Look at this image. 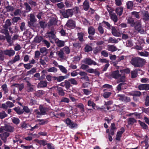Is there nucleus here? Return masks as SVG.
Returning <instances> with one entry per match:
<instances>
[{"label": "nucleus", "mask_w": 149, "mask_h": 149, "mask_svg": "<svg viewBox=\"0 0 149 149\" xmlns=\"http://www.w3.org/2000/svg\"><path fill=\"white\" fill-rule=\"evenodd\" d=\"M130 62L131 63L136 67H142L146 63V60L143 58L139 57H136L132 58Z\"/></svg>", "instance_id": "1"}, {"label": "nucleus", "mask_w": 149, "mask_h": 149, "mask_svg": "<svg viewBox=\"0 0 149 149\" xmlns=\"http://www.w3.org/2000/svg\"><path fill=\"white\" fill-rule=\"evenodd\" d=\"M111 75L113 78L117 79V83L120 82H125L126 81V78L124 75H122L120 73L119 70H117L112 72Z\"/></svg>", "instance_id": "2"}, {"label": "nucleus", "mask_w": 149, "mask_h": 149, "mask_svg": "<svg viewBox=\"0 0 149 149\" xmlns=\"http://www.w3.org/2000/svg\"><path fill=\"white\" fill-rule=\"evenodd\" d=\"M73 14L71 9H68L62 12V15L65 18H68L69 17H71Z\"/></svg>", "instance_id": "3"}, {"label": "nucleus", "mask_w": 149, "mask_h": 149, "mask_svg": "<svg viewBox=\"0 0 149 149\" xmlns=\"http://www.w3.org/2000/svg\"><path fill=\"white\" fill-rule=\"evenodd\" d=\"M134 26L135 29L141 34L144 33V31L141 29V22L139 21H137L135 24Z\"/></svg>", "instance_id": "4"}, {"label": "nucleus", "mask_w": 149, "mask_h": 149, "mask_svg": "<svg viewBox=\"0 0 149 149\" xmlns=\"http://www.w3.org/2000/svg\"><path fill=\"white\" fill-rule=\"evenodd\" d=\"M111 33L115 37H120L122 34V32L119 30H117L115 27L112 26L111 27Z\"/></svg>", "instance_id": "5"}, {"label": "nucleus", "mask_w": 149, "mask_h": 149, "mask_svg": "<svg viewBox=\"0 0 149 149\" xmlns=\"http://www.w3.org/2000/svg\"><path fill=\"white\" fill-rule=\"evenodd\" d=\"M30 21L28 22L29 26L30 27L33 26V24L36 21V19L33 14H30Z\"/></svg>", "instance_id": "6"}, {"label": "nucleus", "mask_w": 149, "mask_h": 149, "mask_svg": "<svg viewBox=\"0 0 149 149\" xmlns=\"http://www.w3.org/2000/svg\"><path fill=\"white\" fill-rule=\"evenodd\" d=\"M65 122L66 124L67 125H68L69 127L70 128H73L77 127V124L72 122L69 118H67Z\"/></svg>", "instance_id": "7"}, {"label": "nucleus", "mask_w": 149, "mask_h": 149, "mask_svg": "<svg viewBox=\"0 0 149 149\" xmlns=\"http://www.w3.org/2000/svg\"><path fill=\"white\" fill-rule=\"evenodd\" d=\"M66 25L69 28H74L75 26V22L72 19H69L67 21Z\"/></svg>", "instance_id": "8"}, {"label": "nucleus", "mask_w": 149, "mask_h": 149, "mask_svg": "<svg viewBox=\"0 0 149 149\" xmlns=\"http://www.w3.org/2000/svg\"><path fill=\"white\" fill-rule=\"evenodd\" d=\"M51 89L52 90L57 89L58 94L61 96H63L65 95V92H64L63 89L61 87H59L57 86H54L51 88Z\"/></svg>", "instance_id": "9"}, {"label": "nucleus", "mask_w": 149, "mask_h": 149, "mask_svg": "<svg viewBox=\"0 0 149 149\" xmlns=\"http://www.w3.org/2000/svg\"><path fill=\"white\" fill-rule=\"evenodd\" d=\"M118 96L119 97V100H120L126 102H128L130 101V99L128 97L125 96L124 95H118Z\"/></svg>", "instance_id": "10"}, {"label": "nucleus", "mask_w": 149, "mask_h": 149, "mask_svg": "<svg viewBox=\"0 0 149 149\" xmlns=\"http://www.w3.org/2000/svg\"><path fill=\"white\" fill-rule=\"evenodd\" d=\"M83 62L88 65H96L97 63L95 61L92 60L90 58H87L84 59L83 60Z\"/></svg>", "instance_id": "11"}, {"label": "nucleus", "mask_w": 149, "mask_h": 149, "mask_svg": "<svg viewBox=\"0 0 149 149\" xmlns=\"http://www.w3.org/2000/svg\"><path fill=\"white\" fill-rule=\"evenodd\" d=\"M143 19L145 21H148L149 20V14L147 11H142L141 12Z\"/></svg>", "instance_id": "12"}, {"label": "nucleus", "mask_w": 149, "mask_h": 149, "mask_svg": "<svg viewBox=\"0 0 149 149\" xmlns=\"http://www.w3.org/2000/svg\"><path fill=\"white\" fill-rule=\"evenodd\" d=\"M149 139L148 136L146 135L145 137V140L141 142V143L142 144L143 148L145 146V147L144 149H148L149 146V144L148 143Z\"/></svg>", "instance_id": "13"}, {"label": "nucleus", "mask_w": 149, "mask_h": 149, "mask_svg": "<svg viewBox=\"0 0 149 149\" xmlns=\"http://www.w3.org/2000/svg\"><path fill=\"white\" fill-rule=\"evenodd\" d=\"M57 56L62 59H65V54L63 52V50L62 49H60V50L56 52Z\"/></svg>", "instance_id": "14"}, {"label": "nucleus", "mask_w": 149, "mask_h": 149, "mask_svg": "<svg viewBox=\"0 0 149 149\" xmlns=\"http://www.w3.org/2000/svg\"><path fill=\"white\" fill-rule=\"evenodd\" d=\"M4 54L9 56H13L15 54V51L13 49H6L4 50Z\"/></svg>", "instance_id": "15"}, {"label": "nucleus", "mask_w": 149, "mask_h": 149, "mask_svg": "<svg viewBox=\"0 0 149 149\" xmlns=\"http://www.w3.org/2000/svg\"><path fill=\"white\" fill-rule=\"evenodd\" d=\"M34 86L32 85L29 82H27V91L28 92H33L34 91Z\"/></svg>", "instance_id": "16"}, {"label": "nucleus", "mask_w": 149, "mask_h": 149, "mask_svg": "<svg viewBox=\"0 0 149 149\" xmlns=\"http://www.w3.org/2000/svg\"><path fill=\"white\" fill-rule=\"evenodd\" d=\"M149 85L148 84H141L138 86L139 90H149Z\"/></svg>", "instance_id": "17"}, {"label": "nucleus", "mask_w": 149, "mask_h": 149, "mask_svg": "<svg viewBox=\"0 0 149 149\" xmlns=\"http://www.w3.org/2000/svg\"><path fill=\"white\" fill-rule=\"evenodd\" d=\"M65 42L64 41L59 40L57 39L55 40V43L56 45L58 47H61L65 45Z\"/></svg>", "instance_id": "18"}, {"label": "nucleus", "mask_w": 149, "mask_h": 149, "mask_svg": "<svg viewBox=\"0 0 149 149\" xmlns=\"http://www.w3.org/2000/svg\"><path fill=\"white\" fill-rule=\"evenodd\" d=\"M47 85V82L46 81H40L38 84L37 87L38 88H41L46 87Z\"/></svg>", "instance_id": "19"}, {"label": "nucleus", "mask_w": 149, "mask_h": 149, "mask_svg": "<svg viewBox=\"0 0 149 149\" xmlns=\"http://www.w3.org/2000/svg\"><path fill=\"white\" fill-rule=\"evenodd\" d=\"M4 127V131H7L10 132H13L14 128L12 126L9 125H6Z\"/></svg>", "instance_id": "20"}, {"label": "nucleus", "mask_w": 149, "mask_h": 149, "mask_svg": "<svg viewBox=\"0 0 149 149\" xmlns=\"http://www.w3.org/2000/svg\"><path fill=\"white\" fill-rule=\"evenodd\" d=\"M20 60V57L19 55H16L13 60H12L8 62L9 65L12 64L16 61H19Z\"/></svg>", "instance_id": "21"}, {"label": "nucleus", "mask_w": 149, "mask_h": 149, "mask_svg": "<svg viewBox=\"0 0 149 149\" xmlns=\"http://www.w3.org/2000/svg\"><path fill=\"white\" fill-rule=\"evenodd\" d=\"M127 23L129 24L131 26H134L135 24L134 19L131 17H129L127 18Z\"/></svg>", "instance_id": "22"}, {"label": "nucleus", "mask_w": 149, "mask_h": 149, "mask_svg": "<svg viewBox=\"0 0 149 149\" xmlns=\"http://www.w3.org/2000/svg\"><path fill=\"white\" fill-rule=\"evenodd\" d=\"M57 20L55 18H52L48 22V25L50 26L53 25H55L56 24Z\"/></svg>", "instance_id": "23"}, {"label": "nucleus", "mask_w": 149, "mask_h": 149, "mask_svg": "<svg viewBox=\"0 0 149 149\" xmlns=\"http://www.w3.org/2000/svg\"><path fill=\"white\" fill-rule=\"evenodd\" d=\"M9 136V133L7 132L3 133L1 134V139L5 143H6V139Z\"/></svg>", "instance_id": "24"}, {"label": "nucleus", "mask_w": 149, "mask_h": 149, "mask_svg": "<svg viewBox=\"0 0 149 149\" xmlns=\"http://www.w3.org/2000/svg\"><path fill=\"white\" fill-rule=\"evenodd\" d=\"M126 84L125 82H122L119 84L116 87L117 90L119 92L121 91L122 88H125L124 86Z\"/></svg>", "instance_id": "25"}, {"label": "nucleus", "mask_w": 149, "mask_h": 149, "mask_svg": "<svg viewBox=\"0 0 149 149\" xmlns=\"http://www.w3.org/2000/svg\"><path fill=\"white\" fill-rule=\"evenodd\" d=\"M123 7L122 6L117 7L116 10V13L119 16H120L123 13Z\"/></svg>", "instance_id": "26"}, {"label": "nucleus", "mask_w": 149, "mask_h": 149, "mask_svg": "<svg viewBox=\"0 0 149 149\" xmlns=\"http://www.w3.org/2000/svg\"><path fill=\"white\" fill-rule=\"evenodd\" d=\"M116 128L115 126V124L114 123H112L111 126V130L110 134L113 135L114 134V132L116 131Z\"/></svg>", "instance_id": "27"}, {"label": "nucleus", "mask_w": 149, "mask_h": 149, "mask_svg": "<svg viewBox=\"0 0 149 149\" xmlns=\"http://www.w3.org/2000/svg\"><path fill=\"white\" fill-rule=\"evenodd\" d=\"M108 49L109 51L113 52L117 50V48L113 45H107Z\"/></svg>", "instance_id": "28"}, {"label": "nucleus", "mask_w": 149, "mask_h": 149, "mask_svg": "<svg viewBox=\"0 0 149 149\" xmlns=\"http://www.w3.org/2000/svg\"><path fill=\"white\" fill-rule=\"evenodd\" d=\"M83 9L86 11L88 10L89 8V5L88 2L87 0H86L83 3Z\"/></svg>", "instance_id": "29"}, {"label": "nucleus", "mask_w": 149, "mask_h": 149, "mask_svg": "<svg viewBox=\"0 0 149 149\" xmlns=\"http://www.w3.org/2000/svg\"><path fill=\"white\" fill-rule=\"evenodd\" d=\"M77 107L79 108L81 112L82 113L84 111V104L81 103H79L75 105Z\"/></svg>", "instance_id": "30"}, {"label": "nucleus", "mask_w": 149, "mask_h": 149, "mask_svg": "<svg viewBox=\"0 0 149 149\" xmlns=\"http://www.w3.org/2000/svg\"><path fill=\"white\" fill-rule=\"evenodd\" d=\"M126 5L127 8L130 9H132L134 7V3L132 1H129L127 2Z\"/></svg>", "instance_id": "31"}, {"label": "nucleus", "mask_w": 149, "mask_h": 149, "mask_svg": "<svg viewBox=\"0 0 149 149\" xmlns=\"http://www.w3.org/2000/svg\"><path fill=\"white\" fill-rule=\"evenodd\" d=\"M81 58L82 56L81 55L75 56L73 58L72 61L74 63H77L79 61Z\"/></svg>", "instance_id": "32"}, {"label": "nucleus", "mask_w": 149, "mask_h": 149, "mask_svg": "<svg viewBox=\"0 0 149 149\" xmlns=\"http://www.w3.org/2000/svg\"><path fill=\"white\" fill-rule=\"evenodd\" d=\"M136 122V120L132 118H129L127 119L128 124L129 125H133L134 123Z\"/></svg>", "instance_id": "33"}, {"label": "nucleus", "mask_w": 149, "mask_h": 149, "mask_svg": "<svg viewBox=\"0 0 149 149\" xmlns=\"http://www.w3.org/2000/svg\"><path fill=\"white\" fill-rule=\"evenodd\" d=\"M88 32L89 34L94 35L95 33V29L92 26H90L88 28Z\"/></svg>", "instance_id": "34"}, {"label": "nucleus", "mask_w": 149, "mask_h": 149, "mask_svg": "<svg viewBox=\"0 0 149 149\" xmlns=\"http://www.w3.org/2000/svg\"><path fill=\"white\" fill-rule=\"evenodd\" d=\"M111 19L114 23L117 22L118 21V17L114 13H113L110 15Z\"/></svg>", "instance_id": "35"}, {"label": "nucleus", "mask_w": 149, "mask_h": 149, "mask_svg": "<svg viewBox=\"0 0 149 149\" xmlns=\"http://www.w3.org/2000/svg\"><path fill=\"white\" fill-rule=\"evenodd\" d=\"M14 110L18 114H21L23 113V111L20 109L19 107H15L13 108Z\"/></svg>", "instance_id": "36"}, {"label": "nucleus", "mask_w": 149, "mask_h": 149, "mask_svg": "<svg viewBox=\"0 0 149 149\" xmlns=\"http://www.w3.org/2000/svg\"><path fill=\"white\" fill-rule=\"evenodd\" d=\"M43 38L42 36H37L35 37L34 39V42L36 43H39L42 41L43 40Z\"/></svg>", "instance_id": "37"}, {"label": "nucleus", "mask_w": 149, "mask_h": 149, "mask_svg": "<svg viewBox=\"0 0 149 149\" xmlns=\"http://www.w3.org/2000/svg\"><path fill=\"white\" fill-rule=\"evenodd\" d=\"M108 42L111 43H116L118 42V40L115 38H112L111 37H110L108 40Z\"/></svg>", "instance_id": "38"}, {"label": "nucleus", "mask_w": 149, "mask_h": 149, "mask_svg": "<svg viewBox=\"0 0 149 149\" xmlns=\"http://www.w3.org/2000/svg\"><path fill=\"white\" fill-rule=\"evenodd\" d=\"M138 54L141 56L148 57L149 55V53L148 52L145 51L143 52H138Z\"/></svg>", "instance_id": "39"}, {"label": "nucleus", "mask_w": 149, "mask_h": 149, "mask_svg": "<svg viewBox=\"0 0 149 149\" xmlns=\"http://www.w3.org/2000/svg\"><path fill=\"white\" fill-rule=\"evenodd\" d=\"M48 59L47 58H45L44 59H43L42 57H41L39 60V62L42 65H44L46 64L45 61H48Z\"/></svg>", "instance_id": "40"}, {"label": "nucleus", "mask_w": 149, "mask_h": 149, "mask_svg": "<svg viewBox=\"0 0 149 149\" xmlns=\"http://www.w3.org/2000/svg\"><path fill=\"white\" fill-rule=\"evenodd\" d=\"M47 36L49 38H55V34L53 31L47 32Z\"/></svg>", "instance_id": "41"}, {"label": "nucleus", "mask_w": 149, "mask_h": 149, "mask_svg": "<svg viewBox=\"0 0 149 149\" xmlns=\"http://www.w3.org/2000/svg\"><path fill=\"white\" fill-rule=\"evenodd\" d=\"M63 50V52L67 54H68L70 52V49L69 47L67 46H65L62 49Z\"/></svg>", "instance_id": "42"}, {"label": "nucleus", "mask_w": 149, "mask_h": 149, "mask_svg": "<svg viewBox=\"0 0 149 149\" xmlns=\"http://www.w3.org/2000/svg\"><path fill=\"white\" fill-rule=\"evenodd\" d=\"M25 7V10L27 12H29L31 10V8L29 4L27 2H25L24 3Z\"/></svg>", "instance_id": "43"}, {"label": "nucleus", "mask_w": 149, "mask_h": 149, "mask_svg": "<svg viewBox=\"0 0 149 149\" xmlns=\"http://www.w3.org/2000/svg\"><path fill=\"white\" fill-rule=\"evenodd\" d=\"M39 108L40 111V115H44L45 114L46 110L45 108L41 106H40Z\"/></svg>", "instance_id": "44"}, {"label": "nucleus", "mask_w": 149, "mask_h": 149, "mask_svg": "<svg viewBox=\"0 0 149 149\" xmlns=\"http://www.w3.org/2000/svg\"><path fill=\"white\" fill-rule=\"evenodd\" d=\"M58 67L59 68L60 70L63 73H66L67 72V69L62 65H58Z\"/></svg>", "instance_id": "45"}, {"label": "nucleus", "mask_w": 149, "mask_h": 149, "mask_svg": "<svg viewBox=\"0 0 149 149\" xmlns=\"http://www.w3.org/2000/svg\"><path fill=\"white\" fill-rule=\"evenodd\" d=\"M1 88L2 89L4 93H6L8 92V90L7 85L6 84H5L1 86Z\"/></svg>", "instance_id": "46"}, {"label": "nucleus", "mask_w": 149, "mask_h": 149, "mask_svg": "<svg viewBox=\"0 0 149 149\" xmlns=\"http://www.w3.org/2000/svg\"><path fill=\"white\" fill-rule=\"evenodd\" d=\"M47 70L49 72L56 73L57 71V69L55 67H53L48 68Z\"/></svg>", "instance_id": "47"}, {"label": "nucleus", "mask_w": 149, "mask_h": 149, "mask_svg": "<svg viewBox=\"0 0 149 149\" xmlns=\"http://www.w3.org/2000/svg\"><path fill=\"white\" fill-rule=\"evenodd\" d=\"M1 32L4 34L6 36L9 35L8 30V28L4 26L3 29L1 30Z\"/></svg>", "instance_id": "48"}, {"label": "nucleus", "mask_w": 149, "mask_h": 149, "mask_svg": "<svg viewBox=\"0 0 149 149\" xmlns=\"http://www.w3.org/2000/svg\"><path fill=\"white\" fill-rule=\"evenodd\" d=\"M8 115L4 111H3L0 112V118L1 119H3L7 117Z\"/></svg>", "instance_id": "49"}, {"label": "nucleus", "mask_w": 149, "mask_h": 149, "mask_svg": "<svg viewBox=\"0 0 149 149\" xmlns=\"http://www.w3.org/2000/svg\"><path fill=\"white\" fill-rule=\"evenodd\" d=\"M88 105L89 106H92L93 109H95L96 104L93 102L91 100H89L88 102Z\"/></svg>", "instance_id": "50"}, {"label": "nucleus", "mask_w": 149, "mask_h": 149, "mask_svg": "<svg viewBox=\"0 0 149 149\" xmlns=\"http://www.w3.org/2000/svg\"><path fill=\"white\" fill-rule=\"evenodd\" d=\"M98 30L101 34H103L104 33V29L101 23L99 24V26L98 28Z\"/></svg>", "instance_id": "51"}, {"label": "nucleus", "mask_w": 149, "mask_h": 149, "mask_svg": "<svg viewBox=\"0 0 149 149\" xmlns=\"http://www.w3.org/2000/svg\"><path fill=\"white\" fill-rule=\"evenodd\" d=\"M70 100L69 98L65 97H63L61 99L60 102H64L66 103H68Z\"/></svg>", "instance_id": "52"}, {"label": "nucleus", "mask_w": 149, "mask_h": 149, "mask_svg": "<svg viewBox=\"0 0 149 149\" xmlns=\"http://www.w3.org/2000/svg\"><path fill=\"white\" fill-rule=\"evenodd\" d=\"M44 93V91L41 90H40L36 92L35 93V95L37 96L40 97L42 96Z\"/></svg>", "instance_id": "53"}, {"label": "nucleus", "mask_w": 149, "mask_h": 149, "mask_svg": "<svg viewBox=\"0 0 149 149\" xmlns=\"http://www.w3.org/2000/svg\"><path fill=\"white\" fill-rule=\"evenodd\" d=\"M106 8L107 10L108 11L109 15L113 13V12L114 11V9L113 8L110 7L108 5H107L106 6Z\"/></svg>", "instance_id": "54"}, {"label": "nucleus", "mask_w": 149, "mask_h": 149, "mask_svg": "<svg viewBox=\"0 0 149 149\" xmlns=\"http://www.w3.org/2000/svg\"><path fill=\"white\" fill-rule=\"evenodd\" d=\"M84 34L83 33H78V38L80 41L82 42L84 40L83 39V37Z\"/></svg>", "instance_id": "55"}, {"label": "nucleus", "mask_w": 149, "mask_h": 149, "mask_svg": "<svg viewBox=\"0 0 149 149\" xmlns=\"http://www.w3.org/2000/svg\"><path fill=\"white\" fill-rule=\"evenodd\" d=\"M65 3L67 8L71 7L72 6V2L66 0L65 1Z\"/></svg>", "instance_id": "56"}, {"label": "nucleus", "mask_w": 149, "mask_h": 149, "mask_svg": "<svg viewBox=\"0 0 149 149\" xmlns=\"http://www.w3.org/2000/svg\"><path fill=\"white\" fill-rule=\"evenodd\" d=\"M65 87L67 90L71 86V84L69 81L66 80L64 82Z\"/></svg>", "instance_id": "57"}, {"label": "nucleus", "mask_w": 149, "mask_h": 149, "mask_svg": "<svg viewBox=\"0 0 149 149\" xmlns=\"http://www.w3.org/2000/svg\"><path fill=\"white\" fill-rule=\"evenodd\" d=\"M139 13V12L136 11H134L131 13L132 15H134V17L137 19H139L140 17Z\"/></svg>", "instance_id": "58"}, {"label": "nucleus", "mask_w": 149, "mask_h": 149, "mask_svg": "<svg viewBox=\"0 0 149 149\" xmlns=\"http://www.w3.org/2000/svg\"><path fill=\"white\" fill-rule=\"evenodd\" d=\"M40 53L42 54L45 53L47 54V49L45 47H42L40 49Z\"/></svg>", "instance_id": "59"}, {"label": "nucleus", "mask_w": 149, "mask_h": 149, "mask_svg": "<svg viewBox=\"0 0 149 149\" xmlns=\"http://www.w3.org/2000/svg\"><path fill=\"white\" fill-rule=\"evenodd\" d=\"M67 76H61L59 77H58V82H61L64 79L67 78Z\"/></svg>", "instance_id": "60"}, {"label": "nucleus", "mask_w": 149, "mask_h": 149, "mask_svg": "<svg viewBox=\"0 0 149 149\" xmlns=\"http://www.w3.org/2000/svg\"><path fill=\"white\" fill-rule=\"evenodd\" d=\"M12 122L16 124H17L19 123V120L17 118L13 117L12 118Z\"/></svg>", "instance_id": "61"}, {"label": "nucleus", "mask_w": 149, "mask_h": 149, "mask_svg": "<svg viewBox=\"0 0 149 149\" xmlns=\"http://www.w3.org/2000/svg\"><path fill=\"white\" fill-rule=\"evenodd\" d=\"M139 122L140 125L143 128L146 129H147L148 128V127L147 125L144 123L141 122L140 120H139Z\"/></svg>", "instance_id": "62"}, {"label": "nucleus", "mask_w": 149, "mask_h": 149, "mask_svg": "<svg viewBox=\"0 0 149 149\" xmlns=\"http://www.w3.org/2000/svg\"><path fill=\"white\" fill-rule=\"evenodd\" d=\"M68 81L71 83L73 85H77V81L74 79L71 78L68 80Z\"/></svg>", "instance_id": "63"}, {"label": "nucleus", "mask_w": 149, "mask_h": 149, "mask_svg": "<svg viewBox=\"0 0 149 149\" xmlns=\"http://www.w3.org/2000/svg\"><path fill=\"white\" fill-rule=\"evenodd\" d=\"M132 77L135 78L137 76V71L136 70L132 71L131 72Z\"/></svg>", "instance_id": "64"}]
</instances>
